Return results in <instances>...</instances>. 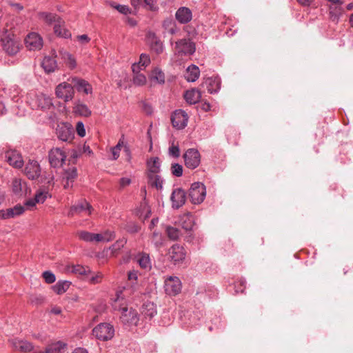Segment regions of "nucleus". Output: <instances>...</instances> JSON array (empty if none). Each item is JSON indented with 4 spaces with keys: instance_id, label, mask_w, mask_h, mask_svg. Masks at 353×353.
I'll return each mask as SVG.
<instances>
[{
    "instance_id": "nucleus-47",
    "label": "nucleus",
    "mask_w": 353,
    "mask_h": 353,
    "mask_svg": "<svg viewBox=\"0 0 353 353\" xmlns=\"http://www.w3.org/2000/svg\"><path fill=\"white\" fill-rule=\"evenodd\" d=\"M110 6L112 8L116 9L117 10H118L120 13H122V14H127L131 12H130V8L128 6L119 5V4H117L114 2H111L110 3Z\"/></svg>"
},
{
    "instance_id": "nucleus-60",
    "label": "nucleus",
    "mask_w": 353,
    "mask_h": 353,
    "mask_svg": "<svg viewBox=\"0 0 353 353\" xmlns=\"http://www.w3.org/2000/svg\"><path fill=\"white\" fill-rule=\"evenodd\" d=\"M141 108L143 110L148 114H150L152 112V107L146 102L141 103Z\"/></svg>"
},
{
    "instance_id": "nucleus-54",
    "label": "nucleus",
    "mask_w": 353,
    "mask_h": 353,
    "mask_svg": "<svg viewBox=\"0 0 353 353\" xmlns=\"http://www.w3.org/2000/svg\"><path fill=\"white\" fill-rule=\"evenodd\" d=\"M42 276L47 283H52L56 280L54 274L50 271L44 272Z\"/></svg>"
},
{
    "instance_id": "nucleus-25",
    "label": "nucleus",
    "mask_w": 353,
    "mask_h": 353,
    "mask_svg": "<svg viewBox=\"0 0 353 353\" xmlns=\"http://www.w3.org/2000/svg\"><path fill=\"white\" fill-rule=\"evenodd\" d=\"M55 58L56 55L54 54V52L50 56L44 57L42 62V67L47 73L54 72L57 68V63Z\"/></svg>"
},
{
    "instance_id": "nucleus-57",
    "label": "nucleus",
    "mask_w": 353,
    "mask_h": 353,
    "mask_svg": "<svg viewBox=\"0 0 353 353\" xmlns=\"http://www.w3.org/2000/svg\"><path fill=\"white\" fill-rule=\"evenodd\" d=\"M76 39L82 45L87 44L90 41V38L87 34L78 35Z\"/></svg>"
},
{
    "instance_id": "nucleus-48",
    "label": "nucleus",
    "mask_w": 353,
    "mask_h": 353,
    "mask_svg": "<svg viewBox=\"0 0 353 353\" xmlns=\"http://www.w3.org/2000/svg\"><path fill=\"white\" fill-rule=\"evenodd\" d=\"M150 63V59L149 56L146 54H141L140 56L139 61L138 63H135L136 65H140V70H143L147 65H148Z\"/></svg>"
},
{
    "instance_id": "nucleus-29",
    "label": "nucleus",
    "mask_w": 353,
    "mask_h": 353,
    "mask_svg": "<svg viewBox=\"0 0 353 353\" xmlns=\"http://www.w3.org/2000/svg\"><path fill=\"white\" fill-rule=\"evenodd\" d=\"M132 70L134 73L133 81L137 85H143L146 83V77L143 73L141 72L140 65L133 64Z\"/></svg>"
},
{
    "instance_id": "nucleus-43",
    "label": "nucleus",
    "mask_w": 353,
    "mask_h": 353,
    "mask_svg": "<svg viewBox=\"0 0 353 353\" xmlns=\"http://www.w3.org/2000/svg\"><path fill=\"white\" fill-rule=\"evenodd\" d=\"M127 240L125 238L117 241L110 248L111 256H115L118 254V252L123 248L126 243Z\"/></svg>"
},
{
    "instance_id": "nucleus-27",
    "label": "nucleus",
    "mask_w": 353,
    "mask_h": 353,
    "mask_svg": "<svg viewBox=\"0 0 353 353\" xmlns=\"http://www.w3.org/2000/svg\"><path fill=\"white\" fill-rule=\"evenodd\" d=\"M176 19L181 23H187L190 21L192 18V14L191 10L186 8L182 7L180 8L176 12Z\"/></svg>"
},
{
    "instance_id": "nucleus-52",
    "label": "nucleus",
    "mask_w": 353,
    "mask_h": 353,
    "mask_svg": "<svg viewBox=\"0 0 353 353\" xmlns=\"http://www.w3.org/2000/svg\"><path fill=\"white\" fill-rule=\"evenodd\" d=\"M123 145V141L121 139H120L117 145L112 148V154L114 159H117L118 157H119V152L121 150Z\"/></svg>"
},
{
    "instance_id": "nucleus-51",
    "label": "nucleus",
    "mask_w": 353,
    "mask_h": 353,
    "mask_svg": "<svg viewBox=\"0 0 353 353\" xmlns=\"http://www.w3.org/2000/svg\"><path fill=\"white\" fill-rule=\"evenodd\" d=\"M171 172L176 176H181L183 174V167L178 163H173L171 165Z\"/></svg>"
},
{
    "instance_id": "nucleus-49",
    "label": "nucleus",
    "mask_w": 353,
    "mask_h": 353,
    "mask_svg": "<svg viewBox=\"0 0 353 353\" xmlns=\"http://www.w3.org/2000/svg\"><path fill=\"white\" fill-rule=\"evenodd\" d=\"M151 239L157 248H159L163 245V238L158 232H154Z\"/></svg>"
},
{
    "instance_id": "nucleus-28",
    "label": "nucleus",
    "mask_w": 353,
    "mask_h": 353,
    "mask_svg": "<svg viewBox=\"0 0 353 353\" xmlns=\"http://www.w3.org/2000/svg\"><path fill=\"white\" fill-rule=\"evenodd\" d=\"M328 9L330 20L335 23H338L340 17L344 12L343 8L341 6L330 5Z\"/></svg>"
},
{
    "instance_id": "nucleus-50",
    "label": "nucleus",
    "mask_w": 353,
    "mask_h": 353,
    "mask_svg": "<svg viewBox=\"0 0 353 353\" xmlns=\"http://www.w3.org/2000/svg\"><path fill=\"white\" fill-rule=\"evenodd\" d=\"M151 78L156 79L159 83L164 82V74L158 68H155L151 74Z\"/></svg>"
},
{
    "instance_id": "nucleus-55",
    "label": "nucleus",
    "mask_w": 353,
    "mask_h": 353,
    "mask_svg": "<svg viewBox=\"0 0 353 353\" xmlns=\"http://www.w3.org/2000/svg\"><path fill=\"white\" fill-rule=\"evenodd\" d=\"M102 279L103 274L99 272L93 274L89 277L90 282L92 284H96L101 282Z\"/></svg>"
},
{
    "instance_id": "nucleus-30",
    "label": "nucleus",
    "mask_w": 353,
    "mask_h": 353,
    "mask_svg": "<svg viewBox=\"0 0 353 353\" xmlns=\"http://www.w3.org/2000/svg\"><path fill=\"white\" fill-rule=\"evenodd\" d=\"M163 179L161 176L158 174H153L152 173H148V183L152 187L158 190L163 188Z\"/></svg>"
},
{
    "instance_id": "nucleus-8",
    "label": "nucleus",
    "mask_w": 353,
    "mask_h": 353,
    "mask_svg": "<svg viewBox=\"0 0 353 353\" xmlns=\"http://www.w3.org/2000/svg\"><path fill=\"white\" fill-rule=\"evenodd\" d=\"M25 45L29 50H39L43 45V39L38 33L30 32L25 39Z\"/></svg>"
},
{
    "instance_id": "nucleus-3",
    "label": "nucleus",
    "mask_w": 353,
    "mask_h": 353,
    "mask_svg": "<svg viewBox=\"0 0 353 353\" xmlns=\"http://www.w3.org/2000/svg\"><path fill=\"white\" fill-rule=\"evenodd\" d=\"M92 334L99 340L108 341L114 335L113 326L108 323H101L92 330Z\"/></svg>"
},
{
    "instance_id": "nucleus-58",
    "label": "nucleus",
    "mask_w": 353,
    "mask_h": 353,
    "mask_svg": "<svg viewBox=\"0 0 353 353\" xmlns=\"http://www.w3.org/2000/svg\"><path fill=\"white\" fill-rule=\"evenodd\" d=\"M76 130H77V134L80 137H83L85 135V131L84 125H83V123L78 122L77 123Z\"/></svg>"
},
{
    "instance_id": "nucleus-20",
    "label": "nucleus",
    "mask_w": 353,
    "mask_h": 353,
    "mask_svg": "<svg viewBox=\"0 0 353 353\" xmlns=\"http://www.w3.org/2000/svg\"><path fill=\"white\" fill-rule=\"evenodd\" d=\"M57 134L60 140L70 141L74 137V130L70 125H63L58 127Z\"/></svg>"
},
{
    "instance_id": "nucleus-11",
    "label": "nucleus",
    "mask_w": 353,
    "mask_h": 353,
    "mask_svg": "<svg viewBox=\"0 0 353 353\" xmlns=\"http://www.w3.org/2000/svg\"><path fill=\"white\" fill-rule=\"evenodd\" d=\"M24 174L30 180L37 179L41 174V168L37 161L29 159L23 170Z\"/></svg>"
},
{
    "instance_id": "nucleus-39",
    "label": "nucleus",
    "mask_w": 353,
    "mask_h": 353,
    "mask_svg": "<svg viewBox=\"0 0 353 353\" xmlns=\"http://www.w3.org/2000/svg\"><path fill=\"white\" fill-rule=\"evenodd\" d=\"M60 54L61 55V58L65 61V63L68 65V66L70 69H74L77 66V62L74 59V57L68 52L67 51H63L61 50L60 52Z\"/></svg>"
},
{
    "instance_id": "nucleus-34",
    "label": "nucleus",
    "mask_w": 353,
    "mask_h": 353,
    "mask_svg": "<svg viewBox=\"0 0 353 353\" xmlns=\"http://www.w3.org/2000/svg\"><path fill=\"white\" fill-rule=\"evenodd\" d=\"M203 85L206 86V88L210 94L216 92L220 88V81L215 78H208Z\"/></svg>"
},
{
    "instance_id": "nucleus-38",
    "label": "nucleus",
    "mask_w": 353,
    "mask_h": 353,
    "mask_svg": "<svg viewBox=\"0 0 353 353\" xmlns=\"http://www.w3.org/2000/svg\"><path fill=\"white\" fill-rule=\"evenodd\" d=\"M141 313L145 317L152 318L157 314L154 303L150 302L144 303L142 307Z\"/></svg>"
},
{
    "instance_id": "nucleus-44",
    "label": "nucleus",
    "mask_w": 353,
    "mask_h": 353,
    "mask_svg": "<svg viewBox=\"0 0 353 353\" xmlns=\"http://www.w3.org/2000/svg\"><path fill=\"white\" fill-rule=\"evenodd\" d=\"M150 48L151 50L157 54H160L163 52V44L160 40L157 39L154 34H152L151 39Z\"/></svg>"
},
{
    "instance_id": "nucleus-36",
    "label": "nucleus",
    "mask_w": 353,
    "mask_h": 353,
    "mask_svg": "<svg viewBox=\"0 0 353 353\" xmlns=\"http://www.w3.org/2000/svg\"><path fill=\"white\" fill-rule=\"evenodd\" d=\"M148 173H152L153 174H157L160 171V161L158 157L151 158L148 161Z\"/></svg>"
},
{
    "instance_id": "nucleus-32",
    "label": "nucleus",
    "mask_w": 353,
    "mask_h": 353,
    "mask_svg": "<svg viewBox=\"0 0 353 353\" xmlns=\"http://www.w3.org/2000/svg\"><path fill=\"white\" fill-rule=\"evenodd\" d=\"M67 344L63 341H57L48 345L46 353H62L66 348Z\"/></svg>"
},
{
    "instance_id": "nucleus-22",
    "label": "nucleus",
    "mask_w": 353,
    "mask_h": 353,
    "mask_svg": "<svg viewBox=\"0 0 353 353\" xmlns=\"http://www.w3.org/2000/svg\"><path fill=\"white\" fill-rule=\"evenodd\" d=\"M77 176V171L75 167L70 168L66 170L63 175V184L64 188H68L72 186V183Z\"/></svg>"
},
{
    "instance_id": "nucleus-31",
    "label": "nucleus",
    "mask_w": 353,
    "mask_h": 353,
    "mask_svg": "<svg viewBox=\"0 0 353 353\" xmlns=\"http://www.w3.org/2000/svg\"><path fill=\"white\" fill-rule=\"evenodd\" d=\"M184 97L188 103L194 104L201 98V93L199 90L192 89L191 90L186 91Z\"/></svg>"
},
{
    "instance_id": "nucleus-12",
    "label": "nucleus",
    "mask_w": 353,
    "mask_h": 353,
    "mask_svg": "<svg viewBox=\"0 0 353 353\" xmlns=\"http://www.w3.org/2000/svg\"><path fill=\"white\" fill-rule=\"evenodd\" d=\"M48 197H50L48 190L45 188H39L35 193L34 199H28L25 203V205L31 209L35 206L37 203H43Z\"/></svg>"
},
{
    "instance_id": "nucleus-18",
    "label": "nucleus",
    "mask_w": 353,
    "mask_h": 353,
    "mask_svg": "<svg viewBox=\"0 0 353 353\" xmlns=\"http://www.w3.org/2000/svg\"><path fill=\"white\" fill-rule=\"evenodd\" d=\"M10 187L12 192L17 196H22L28 191L26 183L20 178L12 179Z\"/></svg>"
},
{
    "instance_id": "nucleus-35",
    "label": "nucleus",
    "mask_w": 353,
    "mask_h": 353,
    "mask_svg": "<svg viewBox=\"0 0 353 353\" xmlns=\"http://www.w3.org/2000/svg\"><path fill=\"white\" fill-rule=\"evenodd\" d=\"M137 261L141 268L150 270L152 267L149 254L146 253H141L138 254L137 256Z\"/></svg>"
},
{
    "instance_id": "nucleus-26",
    "label": "nucleus",
    "mask_w": 353,
    "mask_h": 353,
    "mask_svg": "<svg viewBox=\"0 0 353 353\" xmlns=\"http://www.w3.org/2000/svg\"><path fill=\"white\" fill-rule=\"evenodd\" d=\"M34 108H39L41 109H49L52 106L51 98L43 94H40L36 96L35 103L32 105Z\"/></svg>"
},
{
    "instance_id": "nucleus-37",
    "label": "nucleus",
    "mask_w": 353,
    "mask_h": 353,
    "mask_svg": "<svg viewBox=\"0 0 353 353\" xmlns=\"http://www.w3.org/2000/svg\"><path fill=\"white\" fill-rule=\"evenodd\" d=\"M74 112L83 117H88L91 115V110L88 108V107L81 102H78L75 104L74 107Z\"/></svg>"
},
{
    "instance_id": "nucleus-56",
    "label": "nucleus",
    "mask_w": 353,
    "mask_h": 353,
    "mask_svg": "<svg viewBox=\"0 0 353 353\" xmlns=\"http://www.w3.org/2000/svg\"><path fill=\"white\" fill-rule=\"evenodd\" d=\"M169 153L170 155L174 157H179L180 155L179 148L177 145H174V143L169 148Z\"/></svg>"
},
{
    "instance_id": "nucleus-17",
    "label": "nucleus",
    "mask_w": 353,
    "mask_h": 353,
    "mask_svg": "<svg viewBox=\"0 0 353 353\" xmlns=\"http://www.w3.org/2000/svg\"><path fill=\"white\" fill-rule=\"evenodd\" d=\"M72 84L78 92H83L86 94H91L92 92V85L85 80L73 77L71 79Z\"/></svg>"
},
{
    "instance_id": "nucleus-42",
    "label": "nucleus",
    "mask_w": 353,
    "mask_h": 353,
    "mask_svg": "<svg viewBox=\"0 0 353 353\" xmlns=\"http://www.w3.org/2000/svg\"><path fill=\"white\" fill-rule=\"evenodd\" d=\"M64 21L63 23H57L54 26V33L61 37L67 38L70 35L68 30L64 28Z\"/></svg>"
},
{
    "instance_id": "nucleus-16",
    "label": "nucleus",
    "mask_w": 353,
    "mask_h": 353,
    "mask_svg": "<svg viewBox=\"0 0 353 353\" xmlns=\"http://www.w3.org/2000/svg\"><path fill=\"white\" fill-rule=\"evenodd\" d=\"M170 199L172 207L176 209L179 208L185 203L186 200L185 191L181 188L174 190L172 193Z\"/></svg>"
},
{
    "instance_id": "nucleus-21",
    "label": "nucleus",
    "mask_w": 353,
    "mask_h": 353,
    "mask_svg": "<svg viewBox=\"0 0 353 353\" xmlns=\"http://www.w3.org/2000/svg\"><path fill=\"white\" fill-rule=\"evenodd\" d=\"M169 255L172 261L174 263H176L182 261L185 259V253L183 247L174 245L170 249Z\"/></svg>"
},
{
    "instance_id": "nucleus-33",
    "label": "nucleus",
    "mask_w": 353,
    "mask_h": 353,
    "mask_svg": "<svg viewBox=\"0 0 353 353\" xmlns=\"http://www.w3.org/2000/svg\"><path fill=\"white\" fill-rule=\"evenodd\" d=\"M199 69L195 65L189 66L184 74L185 79L188 81H195L199 77Z\"/></svg>"
},
{
    "instance_id": "nucleus-41",
    "label": "nucleus",
    "mask_w": 353,
    "mask_h": 353,
    "mask_svg": "<svg viewBox=\"0 0 353 353\" xmlns=\"http://www.w3.org/2000/svg\"><path fill=\"white\" fill-rule=\"evenodd\" d=\"M71 272L74 274L89 276L92 274L90 269L88 267H84L80 265H73L71 268Z\"/></svg>"
},
{
    "instance_id": "nucleus-7",
    "label": "nucleus",
    "mask_w": 353,
    "mask_h": 353,
    "mask_svg": "<svg viewBox=\"0 0 353 353\" xmlns=\"http://www.w3.org/2000/svg\"><path fill=\"white\" fill-rule=\"evenodd\" d=\"M185 165L190 169L197 168L201 161V156L199 151L196 149H188L183 154Z\"/></svg>"
},
{
    "instance_id": "nucleus-5",
    "label": "nucleus",
    "mask_w": 353,
    "mask_h": 353,
    "mask_svg": "<svg viewBox=\"0 0 353 353\" xmlns=\"http://www.w3.org/2000/svg\"><path fill=\"white\" fill-rule=\"evenodd\" d=\"M205 187L200 182L194 183L189 191V196L194 204L202 203L205 197Z\"/></svg>"
},
{
    "instance_id": "nucleus-64",
    "label": "nucleus",
    "mask_w": 353,
    "mask_h": 353,
    "mask_svg": "<svg viewBox=\"0 0 353 353\" xmlns=\"http://www.w3.org/2000/svg\"><path fill=\"white\" fill-rule=\"evenodd\" d=\"M174 24V23H173L171 19H166L163 21V26L166 30H168V28Z\"/></svg>"
},
{
    "instance_id": "nucleus-1",
    "label": "nucleus",
    "mask_w": 353,
    "mask_h": 353,
    "mask_svg": "<svg viewBox=\"0 0 353 353\" xmlns=\"http://www.w3.org/2000/svg\"><path fill=\"white\" fill-rule=\"evenodd\" d=\"M112 307L115 311L120 312V321L124 325H137L139 317L137 311L132 307H128L125 300L119 295L112 303Z\"/></svg>"
},
{
    "instance_id": "nucleus-24",
    "label": "nucleus",
    "mask_w": 353,
    "mask_h": 353,
    "mask_svg": "<svg viewBox=\"0 0 353 353\" xmlns=\"http://www.w3.org/2000/svg\"><path fill=\"white\" fill-rule=\"evenodd\" d=\"M92 209V206L88 203L83 201L81 203L72 206L68 213V216H72L75 214H80L81 212H85L89 215L91 214Z\"/></svg>"
},
{
    "instance_id": "nucleus-23",
    "label": "nucleus",
    "mask_w": 353,
    "mask_h": 353,
    "mask_svg": "<svg viewBox=\"0 0 353 353\" xmlns=\"http://www.w3.org/2000/svg\"><path fill=\"white\" fill-rule=\"evenodd\" d=\"M12 347L21 352H30L33 350V345L28 341L14 339L10 341Z\"/></svg>"
},
{
    "instance_id": "nucleus-62",
    "label": "nucleus",
    "mask_w": 353,
    "mask_h": 353,
    "mask_svg": "<svg viewBox=\"0 0 353 353\" xmlns=\"http://www.w3.org/2000/svg\"><path fill=\"white\" fill-rule=\"evenodd\" d=\"M154 2L155 0H143V3L150 10H154L156 8L154 4Z\"/></svg>"
},
{
    "instance_id": "nucleus-13",
    "label": "nucleus",
    "mask_w": 353,
    "mask_h": 353,
    "mask_svg": "<svg viewBox=\"0 0 353 353\" xmlns=\"http://www.w3.org/2000/svg\"><path fill=\"white\" fill-rule=\"evenodd\" d=\"M48 157L50 165L56 168L62 165L66 155L60 148H56L50 151Z\"/></svg>"
},
{
    "instance_id": "nucleus-46",
    "label": "nucleus",
    "mask_w": 353,
    "mask_h": 353,
    "mask_svg": "<svg viewBox=\"0 0 353 353\" xmlns=\"http://www.w3.org/2000/svg\"><path fill=\"white\" fill-rule=\"evenodd\" d=\"M77 236L79 238V239L83 240L84 241H93V233L87 231H79L77 232Z\"/></svg>"
},
{
    "instance_id": "nucleus-19",
    "label": "nucleus",
    "mask_w": 353,
    "mask_h": 353,
    "mask_svg": "<svg viewBox=\"0 0 353 353\" xmlns=\"http://www.w3.org/2000/svg\"><path fill=\"white\" fill-rule=\"evenodd\" d=\"M39 20L43 21L47 25H52L59 23H63V20L57 14L52 12H40L38 13Z\"/></svg>"
},
{
    "instance_id": "nucleus-15",
    "label": "nucleus",
    "mask_w": 353,
    "mask_h": 353,
    "mask_svg": "<svg viewBox=\"0 0 353 353\" xmlns=\"http://www.w3.org/2000/svg\"><path fill=\"white\" fill-rule=\"evenodd\" d=\"M25 212V208L21 205H16L13 208L0 210V219H8L21 215Z\"/></svg>"
},
{
    "instance_id": "nucleus-40",
    "label": "nucleus",
    "mask_w": 353,
    "mask_h": 353,
    "mask_svg": "<svg viewBox=\"0 0 353 353\" xmlns=\"http://www.w3.org/2000/svg\"><path fill=\"white\" fill-rule=\"evenodd\" d=\"M181 225L186 231L192 230L194 225L192 215L190 213L184 214L181 219Z\"/></svg>"
},
{
    "instance_id": "nucleus-10",
    "label": "nucleus",
    "mask_w": 353,
    "mask_h": 353,
    "mask_svg": "<svg viewBox=\"0 0 353 353\" xmlns=\"http://www.w3.org/2000/svg\"><path fill=\"white\" fill-rule=\"evenodd\" d=\"M172 123L174 128L181 130L183 129L188 123V114L182 110H176L171 117Z\"/></svg>"
},
{
    "instance_id": "nucleus-53",
    "label": "nucleus",
    "mask_w": 353,
    "mask_h": 353,
    "mask_svg": "<svg viewBox=\"0 0 353 353\" xmlns=\"http://www.w3.org/2000/svg\"><path fill=\"white\" fill-rule=\"evenodd\" d=\"M167 234L168 237L172 240H176L179 236V231L178 229L173 227H168L167 228Z\"/></svg>"
},
{
    "instance_id": "nucleus-63",
    "label": "nucleus",
    "mask_w": 353,
    "mask_h": 353,
    "mask_svg": "<svg viewBox=\"0 0 353 353\" xmlns=\"http://www.w3.org/2000/svg\"><path fill=\"white\" fill-rule=\"evenodd\" d=\"M93 241L96 242H104L103 234H94L93 233Z\"/></svg>"
},
{
    "instance_id": "nucleus-6",
    "label": "nucleus",
    "mask_w": 353,
    "mask_h": 353,
    "mask_svg": "<svg viewBox=\"0 0 353 353\" xmlns=\"http://www.w3.org/2000/svg\"><path fill=\"white\" fill-rule=\"evenodd\" d=\"M175 54L179 56L191 55L195 52L194 44L190 40L181 39L176 42L174 48Z\"/></svg>"
},
{
    "instance_id": "nucleus-59",
    "label": "nucleus",
    "mask_w": 353,
    "mask_h": 353,
    "mask_svg": "<svg viewBox=\"0 0 353 353\" xmlns=\"http://www.w3.org/2000/svg\"><path fill=\"white\" fill-rule=\"evenodd\" d=\"M103 239H104V242L110 241L113 240L115 237L114 232H111V231H108V230L103 232Z\"/></svg>"
},
{
    "instance_id": "nucleus-4",
    "label": "nucleus",
    "mask_w": 353,
    "mask_h": 353,
    "mask_svg": "<svg viewBox=\"0 0 353 353\" xmlns=\"http://www.w3.org/2000/svg\"><path fill=\"white\" fill-rule=\"evenodd\" d=\"M56 97L63 100L65 102L71 101L74 96V89L71 83L63 82L59 83L55 88Z\"/></svg>"
},
{
    "instance_id": "nucleus-14",
    "label": "nucleus",
    "mask_w": 353,
    "mask_h": 353,
    "mask_svg": "<svg viewBox=\"0 0 353 353\" xmlns=\"http://www.w3.org/2000/svg\"><path fill=\"white\" fill-rule=\"evenodd\" d=\"M7 162L15 168H21L23 165V158L16 150H8L5 154Z\"/></svg>"
},
{
    "instance_id": "nucleus-61",
    "label": "nucleus",
    "mask_w": 353,
    "mask_h": 353,
    "mask_svg": "<svg viewBox=\"0 0 353 353\" xmlns=\"http://www.w3.org/2000/svg\"><path fill=\"white\" fill-rule=\"evenodd\" d=\"M128 279L130 281H137L138 278V272L137 271H130L128 274Z\"/></svg>"
},
{
    "instance_id": "nucleus-2",
    "label": "nucleus",
    "mask_w": 353,
    "mask_h": 353,
    "mask_svg": "<svg viewBox=\"0 0 353 353\" xmlns=\"http://www.w3.org/2000/svg\"><path fill=\"white\" fill-rule=\"evenodd\" d=\"M3 49L6 54L10 56L15 55L20 50L19 39L10 34H5L1 38Z\"/></svg>"
},
{
    "instance_id": "nucleus-45",
    "label": "nucleus",
    "mask_w": 353,
    "mask_h": 353,
    "mask_svg": "<svg viewBox=\"0 0 353 353\" xmlns=\"http://www.w3.org/2000/svg\"><path fill=\"white\" fill-rule=\"evenodd\" d=\"M69 286L68 281H59L53 286V290L57 294H61L66 292Z\"/></svg>"
},
{
    "instance_id": "nucleus-9",
    "label": "nucleus",
    "mask_w": 353,
    "mask_h": 353,
    "mask_svg": "<svg viewBox=\"0 0 353 353\" xmlns=\"http://www.w3.org/2000/svg\"><path fill=\"white\" fill-rule=\"evenodd\" d=\"M181 283L176 276H170L165 280V293L170 296H175L181 292Z\"/></svg>"
}]
</instances>
